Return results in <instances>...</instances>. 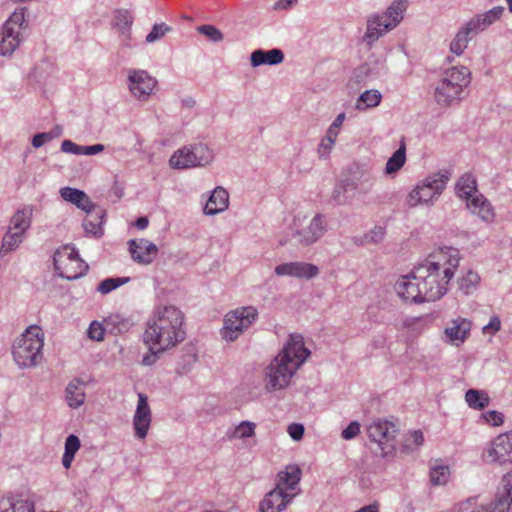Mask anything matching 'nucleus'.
<instances>
[{
    "instance_id": "f3484780",
    "label": "nucleus",
    "mask_w": 512,
    "mask_h": 512,
    "mask_svg": "<svg viewBox=\"0 0 512 512\" xmlns=\"http://www.w3.org/2000/svg\"><path fill=\"white\" fill-rule=\"evenodd\" d=\"M491 462L499 464L512 462V431L497 436L487 451Z\"/></svg>"
},
{
    "instance_id": "864d4df0",
    "label": "nucleus",
    "mask_w": 512,
    "mask_h": 512,
    "mask_svg": "<svg viewBox=\"0 0 512 512\" xmlns=\"http://www.w3.org/2000/svg\"><path fill=\"white\" fill-rule=\"evenodd\" d=\"M385 229L381 226H376L369 233L365 235V241L367 243L377 244L384 239Z\"/></svg>"
},
{
    "instance_id": "423d86ee",
    "label": "nucleus",
    "mask_w": 512,
    "mask_h": 512,
    "mask_svg": "<svg viewBox=\"0 0 512 512\" xmlns=\"http://www.w3.org/2000/svg\"><path fill=\"white\" fill-rule=\"evenodd\" d=\"M43 345L41 328L36 325L28 327L13 346L12 353L17 365L21 368L35 366L42 358Z\"/></svg>"
},
{
    "instance_id": "5fc2aeb1",
    "label": "nucleus",
    "mask_w": 512,
    "mask_h": 512,
    "mask_svg": "<svg viewBox=\"0 0 512 512\" xmlns=\"http://www.w3.org/2000/svg\"><path fill=\"white\" fill-rule=\"evenodd\" d=\"M80 446L81 444L79 438L76 435L71 434L65 440L64 452L75 455L76 452L79 450Z\"/></svg>"
},
{
    "instance_id": "2f4dec72",
    "label": "nucleus",
    "mask_w": 512,
    "mask_h": 512,
    "mask_svg": "<svg viewBox=\"0 0 512 512\" xmlns=\"http://www.w3.org/2000/svg\"><path fill=\"white\" fill-rule=\"evenodd\" d=\"M465 401L474 410H483L489 403L490 398L487 392L477 389H468L465 393Z\"/></svg>"
},
{
    "instance_id": "412c9836",
    "label": "nucleus",
    "mask_w": 512,
    "mask_h": 512,
    "mask_svg": "<svg viewBox=\"0 0 512 512\" xmlns=\"http://www.w3.org/2000/svg\"><path fill=\"white\" fill-rule=\"evenodd\" d=\"M504 11L505 8L503 6H496L484 13L478 14L467 22V29L473 30L474 33L484 31L498 21L503 16Z\"/></svg>"
},
{
    "instance_id": "a19ab883",
    "label": "nucleus",
    "mask_w": 512,
    "mask_h": 512,
    "mask_svg": "<svg viewBox=\"0 0 512 512\" xmlns=\"http://www.w3.org/2000/svg\"><path fill=\"white\" fill-rule=\"evenodd\" d=\"M480 277L473 271H468L467 274L458 279V286L464 294H470L476 285L479 283Z\"/></svg>"
},
{
    "instance_id": "b1692460",
    "label": "nucleus",
    "mask_w": 512,
    "mask_h": 512,
    "mask_svg": "<svg viewBox=\"0 0 512 512\" xmlns=\"http://www.w3.org/2000/svg\"><path fill=\"white\" fill-rule=\"evenodd\" d=\"M228 204V192L222 187H217L210 195L204 207V213L207 215H215L224 211L228 207Z\"/></svg>"
},
{
    "instance_id": "2eb2a0df",
    "label": "nucleus",
    "mask_w": 512,
    "mask_h": 512,
    "mask_svg": "<svg viewBox=\"0 0 512 512\" xmlns=\"http://www.w3.org/2000/svg\"><path fill=\"white\" fill-rule=\"evenodd\" d=\"M420 286V280H418V275L415 274L414 268L411 273L398 278L394 289L397 295L405 301L423 303L424 298Z\"/></svg>"
},
{
    "instance_id": "58836bf2",
    "label": "nucleus",
    "mask_w": 512,
    "mask_h": 512,
    "mask_svg": "<svg viewBox=\"0 0 512 512\" xmlns=\"http://www.w3.org/2000/svg\"><path fill=\"white\" fill-rule=\"evenodd\" d=\"M191 154L193 155V159L197 166H205L214 158L212 150L202 143L191 146Z\"/></svg>"
},
{
    "instance_id": "4468645a",
    "label": "nucleus",
    "mask_w": 512,
    "mask_h": 512,
    "mask_svg": "<svg viewBox=\"0 0 512 512\" xmlns=\"http://www.w3.org/2000/svg\"><path fill=\"white\" fill-rule=\"evenodd\" d=\"M325 231V216L316 214L308 226L292 231L290 241L302 246H309L319 240Z\"/></svg>"
},
{
    "instance_id": "39448f33",
    "label": "nucleus",
    "mask_w": 512,
    "mask_h": 512,
    "mask_svg": "<svg viewBox=\"0 0 512 512\" xmlns=\"http://www.w3.org/2000/svg\"><path fill=\"white\" fill-rule=\"evenodd\" d=\"M407 7V0H394L385 12L370 15L362 42L370 49L379 38L400 24Z\"/></svg>"
},
{
    "instance_id": "473e14b6",
    "label": "nucleus",
    "mask_w": 512,
    "mask_h": 512,
    "mask_svg": "<svg viewBox=\"0 0 512 512\" xmlns=\"http://www.w3.org/2000/svg\"><path fill=\"white\" fill-rule=\"evenodd\" d=\"M193 155L191 154V148L184 147L177 152H175L170 160L169 163L172 167L177 169H186L190 167H196V162L193 159Z\"/></svg>"
},
{
    "instance_id": "7c9ffc66",
    "label": "nucleus",
    "mask_w": 512,
    "mask_h": 512,
    "mask_svg": "<svg viewBox=\"0 0 512 512\" xmlns=\"http://www.w3.org/2000/svg\"><path fill=\"white\" fill-rule=\"evenodd\" d=\"M470 329V321L463 318H458L457 320H454L452 322V325L450 327H447L445 329V334L452 341L459 340L463 342L467 337Z\"/></svg>"
},
{
    "instance_id": "052dcab7",
    "label": "nucleus",
    "mask_w": 512,
    "mask_h": 512,
    "mask_svg": "<svg viewBox=\"0 0 512 512\" xmlns=\"http://www.w3.org/2000/svg\"><path fill=\"white\" fill-rule=\"evenodd\" d=\"M61 150L64 153L80 155L81 145H78L71 140H64L61 144Z\"/></svg>"
},
{
    "instance_id": "3c124183",
    "label": "nucleus",
    "mask_w": 512,
    "mask_h": 512,
    "mask_svg": "<svg viewBox=\"0 0 512 512\" xmlns=\"http://www.w3.org/2000/svg\"><path fill=\"white\" fill-rule=\"evenodd\" d=\"M332 200L336 205H345L351 200V195H348L347 191L338 183L332 192Z\"/></svg>"
},
{
    "instance_id": "c9c22d12",
    "label": "nucleus",
    "mask_w": 512,
    "mask_h": 512,
    "mask_svg": "<svg viewBox=\"0 0 512 512\" xmlns=\"http://www.w3.org/2000/svg\"><path fill=\"white\" fill-rule=\"evenodd\" d=\"M381 99L382 95L378 90H366L360 94L356 103V109L365 110L367 108L376 107L380 104Z\"/></svg>"
},
{
    "instance_id": "e433bc0d",
    "label": "nucleus",
    "mask_w": 512,
    "mask_h": 512,
    "mask_svg": "<svg viewBox=\"0 0 512 512\" xmlns=\"http://www.w3.org/2000/svg\"><path fill=\"white\" fill-rule=\"evenodd\" d=\"M23 238H24L23 235H21L17 232L7 230V232L5 233V235L3 236V239H2V244L0 247V255L5 256L6 254L17 249L19 247V245L22 243Z\"/></svg>"
},
{
    "instance_id": "e2e57ef3",
    "label": "nucleus",
    "mask_w": 512,
    "mask_h": 512,
    "mask_svg": "<svg viewBox=\"0 0 512 512\" xmlns=\"http://www.w3.org/2000/svg\"><path fill=\"white\" fill-rule=\"evenodd\" d=\"M51 141V136L47 134L46 132L37 133L32 137V146L34 148H40L43 146L46 142Z\"/></svg>"
},
{
    "instance_id": "393cba45",
    "label": "nucleus",
    "mask_w": 512,
    "mask_h": 512,
    "mask_svg": "<svg viewBox=\"0 0 512 512\" xmlns=\"http://www.w3.org/2000/svg\"><path fill=\"white\" fill-rule=\"evenodd\" d=\"M32 214L33 209L29 206L18 209L10 220L8 230L17 232L24 236L31 226Z\"/></svg>"
},
{
    "instance_id": "49530a36",
    "label": "nucleus",
    "mask_w": 512,
    "mask_h": 512,
    "mask_svg": "<svg viewBox=\"0 0 512 512\" xmlns=\"http://www.w3.org/2000/svg\"><path fill=\"white\" fill-rule=\"evenodd\" d=\"M170 30H171V27H169L165 23L154 24L151 31L146 36V42L153 43V42L161 39L162 37H164V35L167 32H169Z\"/></svg>"
},
{
    "instance_id": "20e7f679",
    "label": "nucleus",
    "mask_w": 512,
    "mask_h": 512,
    "mask_svg": "<svg viewBox=\"0 0 512 512\" xmlns=\"http://www.w3.org/2000/svg\"><path fill=\"white\" fill-rule=\"evenodd\" d=\"M471 83L470 70L455 66L444 71L434 88V100L441 108L459 104L465 98V89Z\"/></svg>"
},
{
    "instance_id": "69168bd1",
    "label": "nucleus",
    "mask_w": 512,
    "mask_h": 512,
    "mask_svg": "<svg viewBox=\"0 0 512 512\" xmlns=\"http://www.w3.org/2000/svg\"><path fill=\"white\" fill-rule=\"evenodd\" d=\"M345 117H346L345 113L338 114L337 117L334 119V121L332 122V124L330 125V127L327 130V133L332 132L335 135V139L337 138V135H338L337 129L343 124Z\"/></svg>"
},
{
    "instance_id": "bf43d9fd",
    "label": "nucleus",
    "mask_w": 512,
    "mask_h": 512,
    "mask_svg": "<svg viewBox=\"0 0 512 512\" xmlns=\"http://www.w3.org/2000/svg\"><path fill=\"white\" fill-rule=\"evenodd\" d=\"M304 432L305 428L300 423H293L288 426V434L295 441L301 440L304 436Z\"/></svg>"
},
{
    "instance_id": "79ce46f5",
    "label": "nucleus",
    "mask_w": 512,
    "mask_h": 512,
    "mask_svg": "<svg viewBox=\"0 0 512 512\" xmlns=\"http://www.w3.org/2000/svg\"><path fill=\"white\" fill-rule=\"evenodd\" d=\"M129 281V277L106 278L99 283L97 290L102 294H108Z\"/></svg>"
},
{
    "instance_id": "f8f14e48",
    "label": "nucleus",
    "mask_w": 512,
    "mask_h": 512,
    "mask_svg": "<svg viewBox=\"0 0 512 512\" xmlns=\"http://www.w3.org/2000/svg\"><path fill=\"white\" fill-rule=\"evenodd\" d=\"M512 508V471L506 473L495 494V499L489 505H481L469 512H509Z\"/></svg>"
},
{
    "instance_id": "f704fd0d",
    "label": "nucleus",
    "mask_w": 512,
    "mask_h": 512,
    "mask_svg": "<svg viewBox=\"0 0 512 512\" xmlns=\"http://www.w3.org/2000/svg\"><path fill=\"white\" fill-rule=\"evenodd\" d=\"M406 161V144L401 140L399 148L388 159L385 167L386 174H393L400 170Z\"/></svg>"
},
{
    "instance_id": "4c0bfd02",
    "label": "nucleus",
    "mask_w": 512,
    "mask_h": 512,
    "mask_svg": "<svg viewBox=\"0 0 512 512\" xmlns=\"http://www.w3.org/2000/svg\"><path fill=\"white\" fill-rule=\"evenodd\" d=\"M470 33H474V31L468 30L467 24L457 32L455 38L450 43V50L452 53L461 55L464 52L470 39Z\"/></svg>"
},
{
    "instance_id": "7ed1b4c3",
    "label": "nucleus",
    "mask_w": 512,
    "mask_h": 512,
    "mask_svg": "<svg viewBox=\"0 0 512 512\" xmlns=\"http://www.w3.org/2000/svg\"><path fill=\"white\" fill-rule=\"evenodd\" d=\"M309 355L303 337L299 334L290 335L288 342L265 370L266 390L273 392L285 389Z\"/></svg>"
},
{
    "instance_id": "cd10ccee",
    "label": "nucleus",
    "mask_w": 512,
    "mask_h": 512,
    "mask_svg": "<svg viewBox=\"0 0 512 512\" xmlns=\"http://www.w3.org/2000/svg\"><path fill=\"white\" fill-rule=\"evenodd\" d=\"M22 41L21 34L18 30H9L2 27L0 39V55L10 56Z\"/></svg>"
},
{
    "instance_id": "1a4fd4ad",
    "label": "nucleus",
    "mask_w": 512,
    "mask_h": 512,
    "mask_svg": "<svg viewBox=\"0 0 512 512\" xmlns=\"http://www.w3.org/2000/svg\"><path fill=\"white\" fill-rule=\"evenodd\" d=\"M53 265L57 275L67 280L78 279L89 269L88 264L80 258L78 250L68 245L55 251Z\"/></svg>"
},
{
    "instance_id": "09e8293b",
    "label": "nucleus",
    "mask_w": 512,
    "mask_h": 512,
    "mask_svg": "<svg viewBox=\"0 0 512 512\" xmlns=\"http://www.w3.org/2000/svg\"><path fill=\"white\" fill-rule=\"evenodd\" d=\"M198 32L213 42H220L223 40V33L213 25H201L198 27Z\"/></svg>"
},
{
    "instance_id": "0eeeda50",
    "label": "nucleus",
    "mask_w": 512,
    "mask_h": 512,
    "mask_svg": "<svg viewBox=\"0 0 512 512\" xmlns=\"http://www.w3.org/2000/svg\"><path fill=\"white\" fill-rule=\"evenodd\" d=\"M455 192L458 197L467 201V208L489 223L494 219V210L490 202L478 193L476 178L471 173L463 174L457 181Z\"/></svg>"
},
{
    "instance_id": "c03bdc74",
    "label": "nucleus",
    "mask_w": 512,
    "mask_h": 512,
    "mask_svg": "<svg viewBox=\"0 0 512 512\" xmlns=\"http://www.w3.org/2000/svg\"><path fill=\"white\" fill-rule=\"evenodd\" d=\"M351 177H356V182L359 183V191L362 193H368L373 185L372 175L366 171L355 172Z\"/></svg>"
},
{
    "instance_id": "a18cd8bd",
    "label": "nucleus",
    "mask_w": 512,
    "mask_h": 512,
    "mask_svg": "<svg viewBox=\"0 0 512 512\" xmlns=\"http://www.w3.org/2000/svg\"><path fill=\"white\" fill-rule=\"evenodd\" d=\"M335 141V135L332 132L326 133V136L318 146V155L320 158L326 159L329 156Z\"/></svg>"
},
{
    "instance_id": "aec40b11",
    "label": "nucleus",
    "mask_w": 512,
    "mask_h": 512,
    "mask_svg": "<svg viewBox=\"0 0 512 512\" xmlns=\"http://www.w3.org/2000/svg\"><path fill=\"white\" fill-rule=\"evenodd\" d=\"M292 498V494L284 491L280 485H276L259 503V512H280L286 508Z\"/></svg>"
},
{
    "instance_id": "603ef678",
    "label": "nucleus",
    "mask_w": 512,
    "mask_h": 512,
    "mask_svg": "<svg viewBox=\"0 0 512 512\" xmlns=\"http://www.w3.org/2000/svg\"><path fill=\"white\" fill-rule=\"evenodd\" d=\"M105 327L97 321H93L88 329V337L92 340L102 341L104 339Z\"/></svg>"
},
{
    "instance_id": "0e129e2a",
    "label": "nucleus",
    "mask_w": 512,
    "mask_h": 512,
    "mask_svg": "<svg viewBox=\"0 0 512 512\" xmlns=\"http://www.w3.org/2000/svg\"><path fill=\"white\" fill-rule=\"evenodd\" d=\"M104 148L103 144H94L90 146L81 145L80 155H95L102 152Z\"/></svg>"
},
{
    "instance_id": "ddd939ff",
    "label": "nucleus",
    "mask_w": 512,
    "mask_h": 512,
    "mask_svg": "<svg viewBox=\"0 0 512 512\" xmlns=\"http://www.w3.org/2000/svg\"><path fill=\"white\" fill-rule=\"evenodd\" d=\"M157 85V80L146 70L129 69L128 87L131 94L139 100H147Z\"/></svg>"
},
{
    "instance_id": "72a5a7b5",
    "label": "nucleus",
    "mask_w": 512,
    "mask_h": 512,
    "mask_svg": "<svg viewBox=\"0 0 512 512\" xmlns=\"http://www.w3.org/2000/svg\"><path fill=\"white\" fill-rule=\"evenodd\" d=\"M104 324L106 325V328L110 329L111 333L122 334L129 331L134 325V322L130 318H125L117 314L106 318Z\"/></svg>"
},
{
    "instance_id": "a878e982",
    "label": "nucleus",
    "mask_w": 512,
    "mask_h": 512,
    "mask_svg": "<svg viewBox=\"0 0 512 512\" xmlns=\"http://www.w3.org/2000/svg\"><path fill=\"white\" fill-rule=\"evenodd\" d=\"M84 382L79 378L70 381L65 389L66 401L71 408L80 407L85 401Z\"/></svg>"
},
{
    "instance_id": "6e6d98bb",
    "label": "nucleus",
    "mask_w": 512,
    "mask_h": 512,
    "mask_svg": "<svg viewBox=\"0 0 512 512\" xmlns=\"http://www.w3.org/2000/svg\"><path fill=\"white\" fill-rule=\"evenodd\" d=\"M482 417L486 420L487 423L492 424L493 426H499L504 422L503 414L496 410L488 411L482 414Z\"/></svg>"
},
{
    "instance_id": "9b49d317",
    "label": "nucleus",
    "mask_w": 512,
    "mask_h": 512,
    "mask_svg": "<svg viewBox=\"0 0 512 512\" xmlns=\"http://www.w3.org/2000/svg\"><path fill=\"white\" fill-rule=\"evenodd\" d=\"M398 431L395 423L381 419L373 421L367 427L369 439L377 444L383 457L395 451V437Z\"/></svg>"
},
{
    "instance_id": "a211bd4d",
    "label": "nucleus",
    "mask_w": 512,
    "mask_h": 512,
    "mask_svg": "<svg viewBox=\"0 0 512 512\" xmlns=\"http://www.w3.org/2000/svg\"><path fill=\"white\" fill-rule=\"evenodd\" d=\"M151 418L148 397L143 393H139L138 403L133 417V427L137 438L144 439L146 437L150 427Z\"/></svg>"
},
{
    "instance_id": "c756f323",
    "label": "nucleus",
    "mask_w": 512,
    "mask_h": 512,
    "mask_svg": "<svg viewBox=\"0 0 512 512\" xmlns=\"http://www.w3.org/2000/svg\"><path fill=\"white\" fill-rule=\"evenodd\" d=\"M301 470L298 466H287L284 471L278 473V483L283 490H293L299 483Z\"/></svg>"
},
{
    "instance_id": "dca6fc26",
    "label": "nucleus",
    "mask_w": 512,
    "mask_h": 512,
    "mask_svg": "<svg viewBox=\"0 0 512 512\" xmlns=\"http://www.w3.org/2000/svg\"><path fill=\"white\" fill-rule=\"evenodd\" d=\"M128 248L133 261L141 265L151 264L158 254V247L144 238L129 240Z\"/></svg>"
},
{
    "instance_id": "6e6552de",
    "label": "nucleus",
    "mask_w": 512,
    "mask_h": 512,
    "mask_svg": "<svg viewBox=\"0 0 512 512\" xmlns=\"http://www.w3.org/2000/svg\"><path fill=\"white\" fill-rule=\"evenodd\" d=\"M451 172L443 170L426 177L421 184L417 185L408 195L407 204L416 207L419 204L432 202L437 199L445 189Z\"/></svg>"
},
{
    "instance_id": "c85d7f7f",
    "label": "nucleus",
    "mask_w": 512,
    "mask_h": 512,
    "mask_svg": "<svg viewBox=\"0 0 512 512\" xmlns=\"http://www.w3.org/2000/svg\"><path fill=\"white\" fill-rule=\"evenodd\" d=\"M134 21L133 13L127 9H116L114 11L113 23L125 40L131 37V26Z\"/></svg>"
},
{
    "instance_id": "37998d69",
    "label": "nucleus",
    "mask_w": 512,
    "mask_h": 512,
    "mask_svg": "<svg viewBox=\"0 0 512 512\" xmlns=\"http://www.w3.org/2000/svg\"><path fill=\"white\" fill-rule=\"evenodd\" d=\"M449 477V467L439 465L432 467L430 470V480L434 485L445 484Z\"/></svg>"
},
{
    "instance_id": "774afa93",
    "label": "nucleus",
    "mask_w": 512,
    "mask_h": 512,
    "mask_svg": "<svg viewBox=\"0 0 512 512\" xmlns=\"http://www.w3.org/2000/svg\"><path fill=\"white\" fill-rule=\"evenodd\" d=\"M370 71V66L368 64H363L357 68L355 72L356 78L358 81H361L369 76Z\"/></svg>"
},
{
    "instance_id": "f03ea898",
    "label": "nucleus",
    "mask_w": 512,
    "mask_h": 512,
    "mask_svg": "<svg viewBox=\"0 0 512 512\" xmlns=\"http://www.w3.org/2000/svg\"><path fill=\"white\" fill-rule=\"evenodd\" d=\"M459 260V251L449 247L431 254L424 264L415 267L424 302L436 301L446 294Z\"/></svg>"
},
{
    "instance_id": "ea45409f",
    "label": "nucleus",
    "mask_w": 512,
    "mask_h": 512,
    "mask_svg": "<svg viewBox=\"0 0 512 512\" xmlns=\"http://www.w3.org/2000/svg\"><path fill=\"white\" fill-rule=\"evenodd\" d=\"M27 26L24 15V8L16 10L9 19L3 24L2 27L8 28L9 30H18L21 34V30Z\"/></svg>"
},
{
    "instance_id": "4be33fe9",
    "label": "nucleus",
    "mask_w": 512,
    "mask_h": 512,
    "mask_svg": "<svg viewBox=\"0 0 512 512\" xmlns=\"http://www.w3.org/2000/svg\"><path fill=\"white\" fill-rule=\"evenodd\" d=\"M86 217L83 221V228L87 233L92 234L95 237H101L103 235L102 224L106 216V211L95 204L91 208L87 209Z\"/></svg>"
},
{
    "instance_id": "13d9d810",
    "label": "nucleus",
    "mask_w": 512,
    "mask_h": 512,
    "mask_svg": "<svg viewBox=\"0 0 512 512\" xmlns=\"http://www.w3.org/2000/svg\"><path fill=\"white\" fill-rule=\"evenodd\" d=\"M359 433L360 424L356 421H353L345 429H343L341 436L345 440H350L356 437Z\"/></svg>"
},
{
    "instance_id": "6ab92c4d",
    "label": "nucleus",
    "mask_w": 512,
    "mask_h": 512,
    "mask_svg": "<svg viewBox=\"0 0 512 512\" xmlns=\"http://www.w3.org/2000/svg\"><path fill=\"white\" fill-rule=\"evenodd\" d=\"M275 274L278 276L312 279L319 274V268L311 263L289 262L276 266Z\"/></svg>"
},
{
    "instance_id": "4d7b16f0",
    "label": "nucleus",
    "mask_w": 512,
    "mask_h": 512,
    "mask_svg": "<svg viewBox=\"0 0 512 512\" xmlns=\"http://www.w3.org/2000/svg\"><path fill=\"white\" fill-rule=\"evenodd\" d=\"M339 183L347 191L348 195H351V198L354 197L356 191H359V183L356 182V177H347Z\"/></svg>"
},
{
    "instance_id": "338daca9",
    "label": "nucleus",
    "mask_w": 512,
    "mask_h": 512,
    "mask_svg": "<svg viewBox=\"0 0 512 512\" xmlns=\"http://www.w3.org/2000/svg\"><path fill=\"white\" fill-rule=\"evenodd\" d=\"M15 497H2L0 498V512H12Z\"/></svg>"
},
{
    "instance_id": "8fccbe9b",
    "label": "nucleus",
    "mask_w": 512,
    "mask_h": 512,
    "mask_svg": "<svg viewBox=\"0 0 512 512\" xmlns=\"http://www.w3.org/2000/svg\"><path fill=\"white\" fill-rule=\"evenodd\" d=\"M34 501L29 497H15L14 506L12 512H34Z\"/></svg>"
},
{
    "instance_id": "bb28decb",
    "label": "nucleus",
    "mask_w": 512,
    "mask_h": 512,
    "mask_svg": "<svg viewBox=\"0 0 512 512\" xmlns=\"http://www.w3.org/2000/svg\"><path fill=\"white\" fill-rule=\"evenodd\" d=\"M60 195L61 197L74 205H76L78 208H80L83 211H86L87 209L91 208L94 203L91 202L88 195L79 189L71 188V187H64L60 189Z\"/></svg>"
},
{
    "instance_id": "9d476101",
    "label": "nucleus",
    "mask_w": 512,
    "mask_h": 512,
    "mask_svg": "<svg viewBox=\"0 0 512 512\" xmlns=\"http://www.w3.org/2000/svg\"><path fill=\"white\" fill-rule=\"evenodd\" d=\"M258 318V311L253 306L241 307L229 312L224 319L221 336L226 341H235L241 333L249 328Z\"/></svg>"
},
{
    "instance_id": "680f3d73",
    "label": "nucleus",
    "mask_w": 512,
    "mask_h": 512,
    "mask_svg": "<svg viewBox=\"0 0 512 512\" xmlns=\"http://www.w3.org/2000/svg\"><path fill=\"white\" fill-rule=\"evenodd\" d=\"M500 326V319L497 316H493L490 318L489 323L483 327V333L495 334L497 331H499Z\"/></svg>"
},
{
    "instance_id": "de8ad7c7",
    "label": "nucleus",
    "mask_w": 512,
    "mask_h": 512,
    "mask_svg": "<svg viewBox=\"0 0 512 512\" xmlns=\"http://www.w3.org/2000/svg\"><path fill=\"white\" fill-rule=\"evenodd\" d=\"M256 425L249 421H242L234 430V437L239 439L254 435Z\"/></svg>"
},
{
    "instance_id": "5701e85b",
    "label": "nucleus",
    "mask_w": 512,
    "mask_h": 512,
    "mask_svg": "<svg viewBox=\"0 0 512 512\" xmlns=\"http://www.w3.org/2000/svg\"><path fill=\"white\" fill-rule=\"evenodd\" d=\"M284 60V53L279 48L271 50L256 49L250 55V62L252 67H259L261 65H277Z\"/></svg>"
},
{
    "instance_id": "f257e3e1",
    "label": "nucleus",
    "mask_w": 512,
    "mask_h": 512,
    "mask_svg": "<svg viewBox=\"0 0 512 512\" xmlns=\"http://www.w3.org/2000/svg\"><path fill=\"white\" fill-rule=\"evenodd\" d=\"M183 323L184 314L173 305L158 306L153 311L143 334V342L148 347L142 358L143 365H153L162 353L185 339Z\"/></svg>"
}]
</instances>
